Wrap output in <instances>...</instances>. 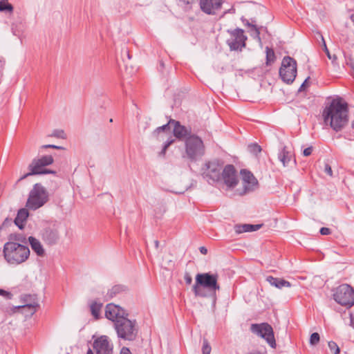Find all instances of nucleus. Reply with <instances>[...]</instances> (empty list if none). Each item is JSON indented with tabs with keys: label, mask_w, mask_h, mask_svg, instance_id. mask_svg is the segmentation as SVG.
<instances>
[{
	"label": "nucleus",
	"mask_w": 354,
	"mask_h": 354,
	"mask_svg": "<svg viewBox=\"0 0 354 354\" xmlns=\"http://www.w3.org/2000/svg\"><path fill=\"white\" fill-rule=\"evenodd\" d=\"M323 116L325 122H329L333 130L341 131L348 122L347 103L340 98L333 100L324 110Z\"/></svg>",
	"instance_id": "obj_1"
},
{
	"label": "nucleus",
	"mask_w": 354,
	"mask_h": 354,
	"mask_svg": "<svg viewBox=\"0 0 354 354\" xmlns=\"http://www.w3.org/2000/svg\"><path fill=\"white\" fill-rule=\"evenodd\" d=\"M219 290L216 274L206 272L196 274V282L193 286V290L196 297L215 296L216 291Z\"/></svg>",
	"instance_id": "obj_2"
},
{
	"label": "nucleus",
	"mask_w": 354,
	"mask_h": 354,
	"mask_svg": "<svg viewBox=\"0 0 354 354\" xmlns=\"http://www.w3.org/2000/svg\"><path fill=\"white\" fill-rule=\"evenodd\" d=\"M3 256L10 265H19L25 262L30 256L29 248L14 241H8L3 245Z\"/></svg>",
	"instance_id": "obj_3"
},
{
	"label": "nucleus",
	"mask_w": 354,
	"mask_h": 354,
	"mask_svg": "<svg viewBox=\"0 0 354 354\" xmlns=\"http://www.w3.org/2000/svg\"><path fill=\"white\" fill-rule=\"evenodd\" d=\"M171 125L174 126V136L178 140H185L186 141L187 137L192 136L190 129L181 125L180 122L172 119H170L167 124L159 127L156 130H154L153 132V136L160 138L159 134L161 133L169 135L171 133Z\"/></svg>",
	"instance_id": "obj_4"
},
{
	"label": "nucleus",
	"mask_w": 354,
	"mask_h": 354,
	"mask_svg": "<svg viewBox=\"0 0 354 354\" xmlns=\"http://www.w3.org/2000/svg\"><path fill=\"white\" fill-rule=\"evenodd\" d=\"M48 200V194L46 189L37 183L30 192L26 207L31 210H36L42 207Z\"/></svg>",
	"instance_id": "obj_5"
},
{
	"label": "nucleus",
	"mask_w": 354,
	"mask_h": 354,
	"mask_svg": "<svg viewBox=\"0 0 354 354\" xmlns=\"http://www.w3.org/2000/svg\"><path fill=\"white\" fill-rule=\"evenodd\" d=\"M115 329L119 337L132 341L137 335L136 322L124 317L116 321Z\"/></svg>",
	"instance_id": "obj_6"
},
{
	"label": "nucleus",
	"mask_w": 354,
	"mask_h": 354,
	"mask_svg": "<svg viewBox=\"0 0 354 354\" xmlns=\"http://www.w3.org/2000/svg\"><path fill=\"white\" fill-rule=\"evenodd\" d=\"M297 62L290 56L283 58L279 68V76L282 81L288 84H292L297 76Z\"/></svg>",
	"instance_id": "obj_7"
},
{
	"label": "nucleus",
	"mask_w": 354,
	"mask_h": 354,
	"mask_svg": "<svg viewBox=\"0 0 354 354\" xmlns=\"http://www.w3.org/2000/svg\"><path fill=\"white\" fill-rule=\"evenodd\" d=\"M185 152L191 160H196L203 156L205 147L201 138L196 135L189 136L185 141Z\"/></svg>",
	"instance_id": "obj_8"
},
{
	"label": "nucleus",
	"mask_w": 354,
	"mask_h": 354,
	"mask_svg": "<svg viewBox=\"0 0 354 354\" xmlns=\"http://www.w3.org/2000/svg\"><path fill=\"white\" fill-rule=\"evenodd\" d=\"M333 299L342 306L354 305V290L348 284H342L334 290Z\"/></svg>",
	"instance_id": "obj_9"
},
{
	"label": "nucleus",
	"mask_w": 354,
	"mask_h": 354,
	"mask_svg": "<svg viewBox=\"0 0 354 354\" xmlns=\"http://www.w3.org/2000/svg\"><path fill=\"white\" fill-rule=\"evenodd\" d=\"M223 166L218 160L209 161L203 167V175L209 184L220 183Z\"/></svg>",
	"instance_id": "obj_10"
},
{
	"label": "nucleus",
	"mask_w": 354,
	"mask_h": 354,
	"mask_svg": "<svg viewBox=\"0 0 354 354\" xmlns=\"http://www.w3.org/2000/svg\"><path fill=\"white\" fill-rule=\"evenodd\" d=\"M250 330L254 334L263 338L272 348H276L277 344L273 328L269 324L266 322L252 324L250 326Z\"/></svg>",
	"instance_id": "obj_11"
},
{
	"label": "nucleus",
	"mask_w": 354,
	"mask_h": 354,
	"mask_svg": "<svg viewBox=\"0 0 354 354\" xmlns=\"http://www.w3.org/2000/svg\"><path fill=\"white\" fill-rule=\"evenodd\" d=\"M230 37L227 39V44L231 50H241L245 46L247 37L244 35L243 30L236 28L232 30H227Z\"/></svg>",
	"instance_id": "obj_12"
},
{
	"label": "nucleus",
	"mask_w": 354,
	"mask_h": 354,
	"mask_svg": "<svg viewBox=\"0 0 354 354\" xmlns=\"http://www.w3.org/2000/svg\"><path fill=\"white\" fill-rule=\"evenodd\" d=\"M239 182L236 171L232 165H227L221 173L220 183H223L228 188L235 187Z\"/></svg>",
	"instance_id": "obj_13"
},
{
	"label": "nucleus",
	"mask_w": 354,
	"mask_h": 354,
	"mask_svg": "<svg viewBox=\"0 0 354 354\" xmlns=\"http://www.w3.org/2000/svg\"><path fill=\"white\" fill-rule=\"evenodd\" d=\"M93 348L96 354H113V344L105 335L101 336L94 341Z\"/></svg>",
	"instance_id": "obj_14"
},
{
	"label": "nucleus",
	"mask_w": 354,
	"mask_h": 354,
	"mask_svg": "<svg viewBox=\"0 0 354 354\" xmlns=\"http://www.w3.org/2000/svg\"><path fill=\"white\" fill-rule=\"evenodd\" d=\"M201 10L207 15H214L221 10L222 0H198Z\"/></svg>",
	"instance_id": "obj_15"
},
{
	"label": "nucleus",
	"mask_w": 354,
	"mask_h": 354,
	"mask_svg": "<svg viewBox=\"0 0 354 354\" xmlns=\"http://www.w3.org/2000/svg\"><path fill=\"white\" fill-rule=\"evenodd\" d=\"M28 169L30 171L22 176L19 180H24L29 176L55 174V171L53 170L45 169L39 164V162H37V160H36V158H34L32 160L31 163L28 165Z\"/></svg>",
	"instance_id": "obj_16"
},
{
	"label": "nucleus",
	"mask_w": 354,
	"mask_h": 354,
	"mask_svg": "<svg viewBox=\"0 0 354 354\" xmlns=\"http://www.w3.org/2000/svg\"><path fill=\"white\" fill-rule=\"evenodd\" d=\"M242 176L244 193L254 191L258 186V181L254 175L249 171L243 169L241 171Z\"/></svg>",
	"instance_id": "obj_17"
},
{
	"label": "nucleus",
	"mask_w": 354,
	"mask_h": 354,
	"mask_svg": "<svg viewBox=\"0 0 354 354\" xmlns=\"http://www.w3.org/2000/svg\"><path fill=\"white\" fill-rule=\"evenodd\" d=\"M124 310L118 306L109 304L106 306L105 316L107 319L114 322V326L115 325L117 320L124 317Z\"/></svg>",
	"instance_id": "obj_18"
},
{
	"label": "nucleus",
	"mask_w": 354,
	"mask_h": 354,
	"mask_svg": "<svg viewBox=\"0 0 354 354\" xmlns=\"http://www.w3.org/2000/svg\"><path fill=\"white\" fill-rule=\"evenodd\" d=\"M41 237L43 241L50 245L57 243L59 239L58 230L55 227L45 228L41 234Z\"/></svg>",
	"instance_id": "obj_19"
},
{
	"label": "nucleus",
	"mask_w": 354,
	"mask_h": 354,
	"mask_svg": "<svg viewBox=\"0 0 354 354\" xmlns=\"http://www.w3.org/2000/svg\"><path fill=\"white\" fill-rule=\"evenodd\" d=\"M278 158L284 167H288L291 162L293 164L296 163L295 160H293V153L288 151L286 147H283L279 152Z\"/></svg>",
	"instance_id": "obj_20"
},
{
	"label": "nucleus",
	"mask_w": 354,
	"mask_h": 354,
	"mask_svg": "<svg viewBox=\"0 0 354 354\" xmlns=\"http://www.w3.org/2000/svg\"><path fill=\"white\" fill-rule=\"evenodd\" d=\"M28 242L30 247L34 252L39 257H44L45 254V250L41 243V242L33 236L28 237Z\"/></svg>",
	"instance_id": "obj_21"
},
{
	"label": "nucleus",
	"mask_w": 354,
	"mask_h": 354,
	"mask_svg": "<svg viewBox=\"0 0 354 354\" xmlns=\"http://www.w3.org/2000/svg\"><path fill=\"white\" fill-rule=\"evenodd\" d=\"M262 225L257 224H242L236 225L234 230L236 234H241L243 232H254L259 230L261 227Z\"/></svg>",
	"instance_id": "obj_22"
},
{
	"label": "nucleus",
	"mask_w": 354,
	"mask_h": 354,
	"mask_svg": "<svg viewBox=\"0 0 354 354\" xmlns=\"http://www.w3.org/2000/svg\"><path fill=\"white\" fill-rule=\"evenodd\" d=\"M266 281L269 282V283L277 288L281 289L284 287H290L291 284L289 281H286L283 279L276 278L272 276H268L266 278Z\"/></svg>",
	"instance_id": "obj_23"
},
{
	"label": "nucleus",
	"mask_w": 354,
	"mask_h": 354,
	"mask_svg": "<svg viewBox=\"0 0 354 354\" xmlns=\"http://www.w3.org/2000/svg\"><path fill=\"white\" fill-rule=\"evenodd\" d=\"M28 211L27 209L22 208L18 211L17 215L15 219V223L19 229H23L24 223L28 217Z\"/></svg>",
	"instance_id": "obj_24"
},
{
	"label": "nucleus",
	"mask_w": 354,
	"mask_h": 354,
	"mask_svg": "<svg viewBox=\"0 0 354 354\" xmlns=\"http://www.w3.org/2000/svg\"><path fill=\"white\" fill-rule=\"evenodd\" d=\"M152 136L159 141H162L165 138H167V140L165 141L164 146L162 147V151L160 152V153L162 155H164L165 153L167 148L174 142V139L172 138L171 133L169 135H167L166 133H161L159 134L160 138H158L157 137H154L153 135H152Z\"/></svg>",
	"instance_id": "obj_25"
},
{
	"label": "nucleus",
	"mask_w": 354,
	"mask_h": 354,
	"mask_svg": "<svg viewBox=\"0 0 354 354\" xmlns=\"http://www.w3.org/2000/svg\"><path fill=\"white\" fill-rule=\"evenodd\" d=\"M124 290H125V287L124 286L115 285L108 290L107 295L110 298H113V297L117 296L118 294L124 292Z\"/></svg>",
	"instance_id": "obj_26"
},
{
	"label": "nucleus",
	"mask_w": 354,
	"mask_h": 354,
	"mask_svg": "<svg viewBox=\"0 0 354 354\" xmlns=\"http://www.w3.org/2000/svg\"><path fill=\"white\" fill-rule=\"evenodd\" d=\"M102 307V304L97 303L96 301H94L91 304V306H90L91 312L92 315L95 319H99Z\"/></svg>",
	"instance_id": "obj_27"
},
{
	"label": "nucleus",
	"mask_w": 354,
	"mask_h": 354,
	"mask_svg": "<svg viewBox=\"0 0 354 354\" xmlns=\"http://www.w3.org/2000/svg\"><path fill=\"white\" fill-rule=\"evenodd\" d=\"M14 8L8 3V0H1L0 1V11L5 12L8 13H12L13 12Z\"/></svg>",
	"instance_id": "obj_28"
},
{
	"label": "nucleus",
	"mask_w": 354,
	"mask_h": 354,
	"mask_svg": "<svg viewBox=\"0 0 354 354\" xmlns=\"http://www.w3.org/2000/svg\"><path fill=\"white\" fill-rule=\"evenodd\" d=\"M36 160H37V162H39L44 167L52 165L54 161L53 156L50 155L36 158Z\"/></svg>",
	"instance_id": "obj_29"
},
{
	"label": "nucleus",
	"mask_w": 354,
	"mask_h": 354,
	"mask_svg": "<svg viewBox=\"0 0 354 354\" xmlns=\"http://www.w3.org/2000/svg\"><path fill=\"white\" fill-rule=\"evenodd\" d=\"M266 64L270 65L272 63H274V62L275 60L274 52L272 48H270L269 47H266Z\"/></svg>",
	"instance_id": "obj_30"
},
{
	"label": "nucleus",
	"mask_w": 354,
	"mask_h": 354,
	"mask_svg": "<svg viewBox=\"0 0 354 354\" xmlns=\"http://www.w3.org/2000/svg\"><path fill=\"white\" fill-rule=\"evenodd\" d=\"M194 0H178V5L185 10H190Z\"/></svg>",
	"instance_id": "obj_31"
},
{
	"label": "nucleus",
	"mask_w": 354,
	"mask_h": 354,
	"mask_svg": "<svg viewBox=\"0 0 354 354\" xmlns=\"http://www.w3.org/2000/svg\"><path fill=\"white\" fill-rule=\"evenodd\" d=\"M37 306H38L37 303L33 302L32 304L16 306V307H15V308L17 309V310H19L20 308H28L30 310L31 314H33L36 311Z\"/></svg>",
	"instance_id": "obj_32"
},
{
	"label": "nucleus",
	"mask_w": 354,
	"mask_h": 354,
	"mask_svg": "<svg viewBox=\"0 0 354 354\" xmlns=\"http://www.w3.org/2000/svg\"><path fill=\"white\" fill-rule=\"evenodd\" d=\"M241 20L245 24V26L251 27L254 30L256 37L258 38L259 40H260V32L259 30L257 28V26L255 25L250 24L247 19H244L243 17L241 18Z\"/></svg>",
	"instance_id": "obj_33"
},
{
	"label": "nucleus",
	"mask_w": 354,
	"mask_h": 354,
	"mask_svg": "<svg viewBox=\"0 0 354 354\" xmlns=\"http://www.w3.org/2000/svg\"><path fill=\"white\" fill-rule=\"evenodd\" d=\"M248 150L250 152L257 155L258 153L261 152V148L258 144L253 143L248 145Z\"/></svg>",
	"instance_id": "obj_34"
},
{
	"label": "nucleus",
	"mask_w": 354,
	"mask_h": 354,
	"mask_svg": "<svg viewBox=\"0 0 354 354\" xmlns=\"http://www.w3.org/2000/svg\"><path fill=\"white\" fill-rule=\"evenodd\" d=\"M212 351L211 346L207 339H204L203 342L202 352L203 354H210Z\"/></svg>",
	"instance_id": "obj_35"
},
{
	"label": "nucleus",
	"mask_w": 354,
	"mask_h": 354,
	"mask_svg": "<svg viewBox=\"0 0 354 354\" xmlns=\"http://www.w3.org/2000/svg\"><path fill=\"white\" fill-rule=\"evenodd\" d=\"M319 339H320V337H319V333H313L310 335V344L311 345L315 346V345H316V344H317L319 343Z\"/></svg>",
	"instance_id": "obj_36"
},
{
	"label": "nucleus",
	"mask_w": 354,
	"mask_h": 354,
	"mask_svg": "<svg viewBox=\"0 0 354 354\" xmlns=\"http://www.w3.org/2000/svg\"><path fill=\"white\" fill-rule=\"evenodd\" d=\"M328 345L330 350L331 351L334 352V354L339 353V351H340L339 348L335 342L330 341L328 342Z\"/></svg>",
	"instance_id": "obj_37"
},
{
	"label": "nucleus",
	"mask_w": 354,
	"mask_h": 354,
	"mask_svg": "<svg viewBox=\"0 0 354 354\" xmlns=\"http://www.w3.org/2000/svg\"><path fill=\"white\" fill-rule=\"evenodd\" d=\"M51 136L58 138H64V132L62 130H55Z\"/></svg>",
	"instance_id": "obj_38"
},
{
	"label": "nucleus",
	"mask_w": 354,
	"mask_h": 354,
	"mask_svg": "<svg viewBox=\"0 0 354 354\" xmlns=\"http://www.w3.org/2000/svg\"><path fill=\"white\" fill-rule=\"evenodd\" d=\"M0 295L8 299H10L12 297V294L10 292L2 289H0Z\"/></svg>",
	"instance_id": "obj_39"
},
{
	"label": "nucleus",
	"mask_w": 354,
	"mask_h": 354,
	"mask_svg": "<svg viewBox=\"0 0 354 354\" xmlns=\"http://www.w3.org/2000/svg\"><path fill=\"white\" fill-rule=\"evenodd\" d=\"M324 171L330 176H332L333 171H332L331 167L328 164L325 165Z\"/></svg>",
	"instance_id": "obj_40"
},
{
	"label": "nucleus",
	"mask_w": 354,
	"mask_h": 354,
	"mask_svg": "<svg viewBox=\"0 0 354 354\" xmlns=\"http://www.w3.org/2000/svg\"><path fill=\"white\" fill-rule=\"evenodd\" d=\"M320 233L322 235H328L331 233V230L328 227H322L320 229Z\"/></svg>",
	"instance_id": "obj_41"
},
{
	"label": "nucleus",
	"mask_w": 354,
	"mask_h": 354,
	"mask_svg": "<svg viewBox=\"0 0 354 354\" xmlns=\"http://www.w3.org/2000/svg\"><path fill=\"white\" fill-rule=\"evenodd\" d=\"M312 151H313V147H309L308 148H306L304 150L303 154H304V156H310L312 153Z\"/></svg>",
	"instance_id": "obj_42"
},
{
	"label": "nucleus",
	"mask_w": 354,
	"mask_h": 354,
	"mask_svg": "<svg viewBox=\"0 0 354 354\" xmlns=\"http://www.w3.org/2000/svg\"><path fill=\"white\" fill-rule=\"evenodd\" d=\"M42 148H51V149H64L62 147L54 145H45L41 147Z\"/></svg>",
	"instance_id": "obj_43"
},
{
	"label": "nucleus",
	"mask_w": 354,
	"mask_h": 354,
	"mask_svg": "<svg viewBox=\"0 0 354 354\" xmlns=\"http://www.w3.org/2000/svg\"><path fill=\"white\" fill-rule=\"evenodd\" d=\"M185 282L187 283V284H190L192 281V277L188 274V273H186L185 275Z\"/></svg>",
	"instance_id": "obj_44"
},
{
	"label": "nucleus",
	"mask_w": 354,
	"mask_h": 354,
	"mask_svg": "<svg viewBox=\"0 0 354 354\" xmlns=\"http://www.w3.org/2000/svg\"><path fill=\"white\" fill-rule=\"evenodd\" d=\"M120 354H132L127 347H122Z\"/></svg>",
	"instance_id": "obj_45"
},
{
	"label": "nucleus",
	"mask_w": 354,
	"mask_h": 354,
	"mask_svg": "<svg viewBox=\"0 0 354 354\" xmlns=\"http://www.w3.org/2000/svg\"><path fill=\"white\" fill-rule=\"evenodd\" d=\"M324 51H325L326 54L327 55L329 59H331L330 54V53H329L328 49V48H327V47H326V44H325V41H324Z\"/></svg>",
	"instance_id": "obj_46"
},
{
	"label": "nucleus",
	"mask_w": 354,
	"mask_h": 354,
	"mask_svg": "<svg viewBox=\"0 0 354 354\" xmlns=\"http://www.w3.org/2000/svg\"><path fill=\"white\" fill-rule=\"evenodd\" d=\"M199 250L203 254H206L207 253V249L205 247H201Z\"/></svg>",
	"instance_id": "obj_47"
},
{
	"label": "nucleus",
	"mask_w": 354,
	"mask_h": 354,
	"mask_svg": "<svg viewBox=\"0 0 354 354\" xmlns=\"http://www.w3.org/2000/svg\"><path fill=\"white\" fill-rule=\"evenodd\" d=\"M306 82H307V80H306L303 82V84L301 85V86H300V88H299V91L303 90L304 87L305 86V84H306Z\"/></svg>",
	"instance_id": "obj_48"
},
{
	"label": "nucleus",
	"mask_w": 354,
	"mask_h": 354,
	"mask_svg": "<svg viewBox=\"0 0 354 354\" xmlns=\"http://www.w3.org/2000/svg\"><path fill=\"white\" fill-rule=\"evenodd\" d=\"M248 354H263L261 352H258V351H256V352H252V353H248Z\"/></svg>",
	"instance_id": "obj_49"
},
{
	"label": "nucleus",
	"mask_w": 354,
	"mask_h": 354,
	"mask_svg": "<svg viewBox=\"0 0 354 354\" xmlns=\"http://www.w3.org/2000/svg\"><path fill=\"white\" fill-rule=\"evenodd\" d=\"M87 354H93V351L89 348L87 351Z\"/></svg>",
	"instance_id": "obj_50"
},
{
	"label": "nucleus",
	"mask_w": 354,
	"mask_h": 354,
	"mask_svg": "<svg viewBox=\"0 0 354 354\" xmlns=\"http://www.w3.org/2000/svg\"><path fill=\"white\" fill-rule=\"evenodd\" d=\"M155 245H156V247L158 248V245H159V242L158 241H155Z\"/></svg>",
	"instance_id": "obj_51"
},
{
	"label": "nucleus",
	"mask_w": 354,
	"mask_h": 354,
	"mask_svg": "<svg viewBox=\"0 0 354 354\" xmlns=\"http://www.w3.org/2000/svg\"><path fill=\"white\" fill-rule=\"evenodd\" d=\"M351 19H352L353 21H354V15L351 16Z\"/></svg>",
	"instance_id": "obj_52"
},
{
	"label": "nucleus",
	"mask_w": 354,
	"mask_h": 354,
	"mask_svg": "<svg viewBox=\"0 0 354 354\" xmlns=\"http://www.w3.org/2000/svg\"><path fill=\"white\" fill-rule=\"evenodd\" d=\"M352 127L354 129V121L352 122Z\"/></svg>",
	"instance_id": "obj_53"
},
{
	"label": "nucleus",
	"mask_w": 354,
	"mask_h": 354,
	"mask_svg": "<svg viewBox=\"0 0 354 354\" xmlns=\"http://www.w3.org/2000/svg\"><path fill=\"white\" fill-rule=\"evenodd\" d=\"M128 57H129V59L131 58L130 55L129 53H128Z\"/></svg>",
	"instance_id": "obj_54"
}]
</instances>
